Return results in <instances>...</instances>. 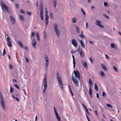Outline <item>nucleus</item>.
Here are the masks:
<instances>
[{"instance_id":"obj_60","label":"nucleus","mask_w":121,"mask_h":121,"mask_svg":"<svg viewBox=\"0 0 121 121\" xmlns=\"http://www.w3.org/2000/svg\"><path fill=\"white\" fill-rule=\"evenodd\" d=\"M26 61L27 62H28L29 60H28V58L27 57H26Z\"/></svg>"},{"instance_id":"obj_33","label":"nucleus","mask_w":121,"mask_h":121,"mask_svg":"<svg viewBox=\"0 0 121 121\" xmlns=\"http://www.w3.org/2000/svg\"><path fill=\"white\" fill-rule=\"evenodd\" d=\"M79 36L81 38H82V39H83L84 37H85V36L84 35H83V34L79 35Z\"/></svg>"},{"instance_id":"obj_52","label":"nucleus","mask_w":121,"mask_h":121,"mask_svg":"<svg viewBox=\"0 0 121 121\" xmlns=\"http://www.w3.org/2000/svg\"><path fill=\"white\" fill-rule=\"evenodd\" d=\"M104 4L105 6H106L108 5V3L107 2H104Z\"/></svg>"},{"instance_id":"obj_23","label":"nucleus","mask_w":121,"mask_h":121,"mask_svg":"<svg viewBox=\"0 0 121 121\" xmlns=\"http://www.w3.org/2000/svg\"><path fill=\"white\" fill-rule=\"evenodd\" d=\"M101 65H102V68L104 70L106 71H108L107 69L106 66L104 65L103 64H101Z\"/></svg>"},{"instance_id":"obj_38","label":"nucleus","mask_w":121,"mask_h":121,"mask_svg":"<svg viewBox=\"0 0 121 121\" xmlns=\"http://www.w3.org/2000/svg\"><path fill=\"white\" fill-rule=\"evenodd\" d=\"M106 106L108 107H111L112 108V107L110 104H106Z\"/></svg>"},{"instance_id":"obj_22","label":"nucleus","mask_w":121,"mask_h":121,"mask_svg":"<svg viewBox=\"0 0 121 121\" xmlns=\"http://www.w3.org/2000/svg\"><path fill=\"white\" fill-rule=\"evenodd\" d=\"M89 92L90 96L91 97L92 95V91L91 86H90L89 87Z\"/></svg>"},{"instance_id":"obj_41","label":"nucleus","mask_w":121,"mask_h":121,"mask_svg":"<svg viewBox=\"0 0 121 121\" xmlns=\"http://www.w3.org/2000/svg\"><path fill=\"white\" fill-rule=\"evenodd\" d=\"M13 89L11 87H10V92L11 93H13Z\"/></svg>"},{"instance_id":"obj_3","label":"nucleus","mask_w":121,"mask_h":121,"mask_svg":"<svg viewBox=\"0 0 121 121\" xmlns=\"http://www.w3.org/2000/svg\"><path fill=\"white\" fill-rule=\"evenodd\" d=\"M43 83L44 85V89L43 90V92L44 94L45 93L47 90V86L46 76H45L43 80Z\"/></svg>"},{"instance_id":"obj_34","label":"nucleus","mask_w":121,"mask_h":121,"mask_svg":"<svg viewBox=\"0 0 121 121\" xmlns=\"http://www.w3.org/2000/svg\"><path fill=\"white\" fill-rule=\"evenodd\" d=\"M36 37L38 41L39 40V37L38 33H37L36 35Z\"/></svg>"},{"instance_id":"obj_64","label":"nucleus","mask_w":121,"mask_h":121,"mask_svg":"<svg viewBox=\"0 0 121 121\" xmlns=\"http://www.w3.org/2000/svg\"><path fill=\"white\" fill-rule=\"evenodd\" d=\"M95 112L96 113V114L97 115H98V114L97 113V111L96 110H95Z\"/></svg>"},{"instance_id":"obj_4","label":"nucleus","mask_w":121,"mask_h":121,"mask_svg":"<svg viewBox=\"0 0 121 121\" xmlns=\"http://www.w3.org/2000/svg\"><path fill=\"white\" fill-rule=\"evenodd\" d=\"M53 27L56 35L58 37L60 35V31L58 28L57 24L56 23H54L53 24Z\"/></svg>"},{"instance_id":"obj_12","label":"nucleus","mask_w":121,"mask_h":121,"mask_svg":"<svg viewBox=\"0 0 121 121\" xmlns=\"http://www.w3.org/2000/svg\"><path fill=\"white\" fill-rule=\"evenodd\" d=\"M77 50L79 52L80 54L81 57L82 58L84 57V54L82 50L80 49L79 47V48Z\"/></svg>"},{"instance_id":"obj_16","label":"nucleus","mask_w":121,"mask_h":121,"mask_svg":"<svg viewBox=\"0 0 121 121\" xmlns=\"http://www.w3.org/2000/svg\"><path fill=\"white\" fill-rule=\"evenodd\" d=\"M82 63L84 67L86 68L87 69V64L86 61L84 60H82Z\"/></svg>"},{"instance_id":"obj_50","label":"nucleus","mask_w":121,"mask_h":121,"mask_svg":"<svg viewBox=\"0 0 121 121\" xmlns=\"http://www.w3.org/2000/svg\"><path fill=\"white\" fill-rule=\"evenodd\" d=\"M105 55L106 57V58H107V59H109V57L108 56H107V55H106V54H105Z\"/></svg>"},{"instance_id":"obj_48","label":"nucleus","mask_w":121,"mask_h":121,"mask_svg":"<svg viewBox=\"0 0 121 121\" xmlns=\"http://www.w3.org/2000/svg\"><path fill=\"white\" fill-rule=\"evenodd\" d=\"M48 11L47 9V8L45 9V14H48Z\"/></svg>"},{"instance_id":"obj_26","label":"nucleus","mask_w":121,"mask_h":121,"mask_svg":"<svg viewBox=\"0 0 121 121\" xmlns=\"http://www.w3.org/2000/svg\"><path fill=\"white\" fill-rule=\"evenodd\" d=\"M89 82L90 86H91L92 85V82L90 78L89 79Z\"/></svg>"},{"instance_id":"obj_32","label":"nucleus","mask_w":121,"mask_h":121,"mask_svg":"<svg viewBox=\"0 0 121 121\" xmlns=\"http://www.w3.org/2000/svg\"><path fill=\"white\" fill-rule=\"evenodd\" d=\"M49 16L48 14H45V20H48Z\"/></svg>"},{"instance_id":"obj_63","label":"nucleus","mask_w":121,"mask_h":121,"mask_svg":"<svg viewBox=\"0 0 121 121\" xmlns=\"http://www.w3.org/2000/svg\"><path fill=\"white\" fill-rule=\"evenodd\" d=\"M36 5L37 7L38 6V2L37 1V2L36 3Z\"/></svg>"},{"instance_id":"obj_28","label":"nucleus","mask_w":121,"mask_h":121,"mask_svg":"<svg viewBox=\"0 0 121 121\" xmlns=\"http://www.w3.org/2000/svg\"><path fill=\"white\" fill-rule=\"evenodd\" d=\"M76 31L77 33H80V30L79 28L77 26L76 27Z\"/></svg>"},{"instance_id":"obj_40","label":"nucleus","mask_w":121,"mask_h":121,"mask_svg":"<svg viewBox=\"0 0 121 121\" xmlns=\"http://www.w3.org/2000/svg\"><path fill=\"white\" fill-rule=\"evenodd\" d=\"M44 39H45L46 38V34L45 32L44 33Z\"/></svg>"},{"instance_id":"obj_36","label":"nucleus","mask_w":121,"mask_h":121,"mask_svg":"<svg viewBox=\"0 0 121 121\" xmlns=\"http://www.w3.org/2000/svg\"><path fill=\"white\" fill-rule=\"evenodd\" d=\"M94 87L95 90L96 91L97 90V89H98V87H97V85L96 84H94Z\"/></svg>"},{"instance_id":"obj_31","label":"nucleus","mask_w":121,"mask_h":121,"mask_svg":"<svg viewBox=\"0 0 121 121\" xmlns=\"http://www.w3.org/2000/svg\"><path fill=\"white\" fill-rule=\"evenodd\" d=\"M14 86L15 87L17 88L18 89H20L19 87L17 85L15 84H14Z\"/></svg>"},{"instance_id":"obj_7","label":"nucleus","mask_w":121,"mask_h":121,"mask_svg":"<svg viewBox=\"0 0 121 121\" xmlns=\"http://www.w3.org/2000/svg\"><path fill=\"white\" fill-rule=\"evenodd\" d=\"M0 99L1 100V105L2 107L3 108L4 110H5V104L4 101V99L2 95L0 96Z\"/></svg>"},{"instance_id":"obj_49","label":"nucleus","mask_w":121,"mask_h":121,"mask_svg":"<svg viewBox=\"0 0 121 121\" xmlns=\"http://www.w3.org/2000/svg\"><path fill=\"white\" fill-rule=\"evenodd\" d=\"M19 5L18 4H16V8L17 9H18L19 8Z\"/></svg>"},{"instance_id":"obj_55","label":"nucleus","mask_w":121,"mask_h":121,"mask_svg":"<svg viewBox=\"0 0 121 121\" xmlns=\"http://www.w3.org/2000/svg\"><path fill=\"white\" fill-rule=\"evenodd\" d=\"M70 93L71 94V95H73V93L72 92V91H71V89H70Z\"/></svg>"},{"instance_id":"obj_53","label":"nucleus","mask_w":121,"mask_h":121,"mask_svg":"<svg viewBox=\"0 0 121 121\" xmlns=\"http://www.w3.org/2000/svg\"><path fill=\"white\" fill-rule=\"evenodd\" d=\"M26 13L27 14H28V15H31V12H27Z\"/></svg>"},{"instance_id":"obj_61","label":"nucleus","mask_w":121,"mask_h":121,"mask_svg":"<svg viewBox=\"0 0 121 121\" xmlns=\"http://www.w3.org/2000/svg\"><path fill=\"white\" fill-rule=\"evenodd\" d=\"M89 42L91 44H93V42L92 41H89Z\"/></svg>"},{"instance_id":"obj_10","label":"nucleus","mask_w":121,"mask_h":121,"mask_svg":"<svg viewBox=\"0 0 121 121\" xmlns=\"http://www.w3.org/2000/svg\"><path fill=\"white\" fill-rule=\"evenodd\" d=\"M45 60L46 65L45 67L46 69H47V67L48 65L49 61L48 60V56L46 55H45Z\"/></svg>"},{"instance_id":"obj_30","label":"nucleus","mask_w":121,"mask_h":121,"mask_svg":"<svg viewBox=\"0 0 121 121\" xmlns=\"http://www.w3.org/2000/svg\"><path fill=\"white\" fill-rule=\"evenodd\" d=\"M53 4L54 7H56V0H54L53 2Z\"/></svg>"},{"instance_id":"obj_62","label":"nucleus","mask_w":121,"mask_h":121,"mask_svg":"<svg viewBox=\"0 0 121 121\" xmlns=\"http://www.w3.org/2000/svg\"><path fill=\"white\" fill-rule=\"evenodd\" d=\"M13 81L14 82H17V81L15 79H13Z\"/></svg>"},{"instance_id":"obj_57","label":"nucleus","mask_w":121,"mask_h":121,"mask_svg":"<svg viewBox=\"0 0 121 121\" xmlns=\"http://www.w3.org/2000/svg\"><path fill=\"white\" fill-rule=\"evenodd\" d=\"M86 117H87V118L88 121H90V120H89V119L88 118V117L87 115L86 114Z\"/></svg>"},{"instance_id":"obj_42","label":"nucleus","mask_w":121,"mask_h":121,"mask_svg":"<svg viewBox=\"0 0 121 121\" xmlns=\"http://www.w3.org/2000/svg\"><path fill=\"white\" fill-rule=\"evenodd\" d=\"M103 15H104V16L105 17H106V18H107V19H109V17L108 16H107V15L106 14H103Z\"/></svg>"},{"instance_id":"obj_58","label":"nucleus","mask_w":121,"mask_h":121,"mask_svg":"<svg viewBox=\"0 0 121 121\" xmlns=\"http://www.w3.org/2000/svg\"><path fill=\"white\" fill-rule=\"evenodd\" d=\"M96 97L98 98H99V94L98 93H96Z\"/></svg>"},{"instance_id":"obj_29","label":"nucleus","mask_w":121,"mask_h":121,"mask_svg":"<svg viewBox=\"0 0 121 121\" xmlns=\"http://www.w3.org/2000/svg\"><path fill=\"white\" fill-rule=\"evenodd\" d=\"M76 18L74 17L72 18V22L73 23L76 22Z\"/></svg>"},{"instance_id":"obj_45","label":"nucleus","mask_w":121,"mask_h":121,"mask_svg":"<svg viewBox=\"0 0 121 121\" xmlns=\"http://www.w3.org/2000/svg\"><path fill=\"white\" fill-rule=\"evenodd\" d=\"M50 18L51 19H53V16L52 14V13H51L50 14Z\"/></svg>"},{"instance_id":"obj_27","label":"nucleus","mask_w":121,"mask_h":121,"mask_svg":"<svg viewBox=\"0 0 121 121\" xmlns=\"http://www.w3.org/2000/svg\"><path fill=\"white\" fill-rule=\"evenodd\" d=\"M81 9L84 15V16H85V13L84 11L82 8H81Z\"/></svg>"},{"instance_id":"obj_6","label":"nucleus","mask_w":121,"mask_h":121,"mask_svg":"<svg viewBox=\"0 0 121 121\" xmlns=\"http://www.w3.org/2000/svg\"><path fill=\"white\" fill-rule=\"evenodd\" d=\"M54 112L56 115V118L58 121H61L60 117L59 116L58 113H57L56 109L55 107H54Z\"/></svg>"},{"instance_id":"obj_17","label":"nucleus","mask_w":121,"mask_h":121,"mask_svg":"<svg viewBox=\"0 0 121 121\" xmlns=\"http://www.w3.org/2000/svg\"><path fill=\"white\" fill-rule=\"evenodd\" d=\"M36 43L35 40L34 39H33L32 40V45L33 47L34 48H35Z\"/></svg>"},{"instance_id":"obj_21","label":"nucleus","mask_w":121,"mask_h":121,"mask_svg":"<svg viewBox=\"0 0 121 121\" xmlns=\"http://www.w3.org/2000/svg\"><path fill=\"white\" fill-rule=\"evenodd\" d=\"M111 46L112 48L116 49V45L114 43H111Z\"/></svg>"},{"instance_id":"obj_54","label":"nucleus","mask_w":121,"mask_h":121,"mask_svg":"<svg viewBox=\"0 0 121 121\" xmlns=\"http://www.w3.org/2000/svg\"><path fill=\"white\" fill-rule=\"evenodd\" d=\"M40 17H41V19L42 20H43V15L40 16Z\"/></svg>"},{"instance_id":"obj_1","label":"nucleus","mask_w":121,"mask_h":121,"mask_svg":"<svg viewBox=\"0 0 121 121\" xmlns=\"http://www.w3.org/2000/svg\"><path fill=\"white\" fill-rule=\"evenodd\" d=\"M56 76L58 80V84L59 86L61 87L62 90H63V84L61 80L60 77L59 75V73L57 72L56 73Z\"/></svg>"},{"instance_id":"obj_8","label":"nucleus","mask_w":121,"mask_h":121,"mask_svg":"<svg viewBox=\"0 0 121 121\" xmlns=\"http://www.w3.org/2000/svg\"><path fill=\"white\" fill-rule=\"evenodd\" d=\"M6 40L7 41V44L9 47H11L12 46V42L11 41V39L9 37H8L6 39Z\"/></svg>"},{"instance_id":"obj_14","label":"nucleus","mask_w":121,"mask_h":121,"mask_svg":"<svg viewBox=\"0 0 121 121\" xmlns=\"http://www.w3.org/2000/svg\"><path fill=\"white\" fill-rule=\"evenodd\" d=\"M96 22L95 23V24L99 26L102 28H103L104 27V26L103 25L100 24L101 23V22L100 21L96 20Z\"/></svg>"},{"instance_id":"obj_25","label":"nucleus","mask_w":121,"mask_h":121,"mask_svg":"<svg viewBox=\"0 0 121 121\" xmlns=\"http://www.w3.org/2000/svg\"><path fill=\"white\" fill-rule=\"evenodd\" d=\"M100 73L101 76L102 77H104L105 76V74L102 71H100Z\"/></svg>"},{"instance_id":"obj_13","label":"nucleus","mask_w":121,"mask_h":121,"mask_svg":"<svg viewBox=\"0 0 121 121\" xmlns=\"http://www.w3.org/2000/svg\"><path fill=\"white\" fill-rule=\"evenodd\" d=\"M72 43L73 45L75 47H76L78 46V44L76 41L75 40L73 39L71 40Z\"/></svg>"},{"instance_id":"obj_44","label":"nucleus","mask_w":121,"mask_h":121,"mask_svg":"<svg viewBox=\"0 0 121 121\" xmlns=\"http://www.w3.org/2000/svg\"><path fill=\"white\" fill-rule=\"evenodd\" d=\"M9 67L10 69H12L13 68V66L11 64L9 65Z\"/></svg>"},{"instance_id":"obj_43","label":"nucleus","mask_w":121,"mask_h":121,"mask_svg":"<svg viewBox=\"0 0 121 121\" xmlns=\"http://www.w3.org/2000/svg\"><path fill=\"white\" fill-rule=\"evenodd\" d=\"M88 24L87 22L86 23V29H88L89 28V26H88Z\"/></svg>"},{"instance_id":"obj_56","label":"nucleus","mask_w":121,"mask_h":121,"mask_svg":"<svg viewBox=\"0 0 121 121\" xmlns=\"http://www.w3.org/2000/svg\"><path fill=\"white\" fill-rule=\"evenodd\" d=\"M35 34V33L34 32H32V37H33L34 35Z\"/></svg>"},{"instance_id":"obj_51","label":"nucleus","mask_w":121,"mask_h":121,"mask_svg":"<svg viewBox=\"0 0 121 121\" xmlns=\"http://www.w3.org/2000/svg\"><path fill=\"white\" fill-rule=\"evenodd\" d=\"M103 95V96H104L106 95L105 93L104 92H102Z\"/></svg>"},{"instance_id":"obj_9","label":"nucleus","mask_w":121,"mask_h":121,"mask_svg":"<svg viewBox=\"0 0 121 121\" xmlns=\"http://www.w3.org/2000/svg\"><path fill=\"white\" fill-rule=\"evenodd\" d=\"M74 73L76 77L78 78L79 79H80V76L78 71V70H76V71L74 70Z\"/></svg>"},{"instance_id":"obj_59","label":"nucleus","mask_w":121,"mask_h":121,"mask_svg":"<svg viewBox=\"0 0 121 121\" xmlns=\"http://www.w3.org/2000/svg\"><path fill=\"white\" fill-rule=\"evenodd\" d=\"M16 99L17 101H19V99L17 98V97H16L15 98Z\"/></svg>"},{"instance_id":"obj_35","label":"nucleus","mask_w":121,"mask_h":121,"mask_svg":"<svg viewBox=\"0 0 121 121\" xmlns=\"http://www.w3.org/2000/svg\"><path fill=\"white\" fill-rule=\"evenodd\" d=\"M113 69L114 70H115L116 71H117L118 69L115 66H113Z\"/></svg>"},{"instance_id":"obj_20","label":"nucleus","mask_w":121,"mask_h":121,"mask_svg":"<svg viewBox=\"0 0 121 121\" xmlns=\"http://www.w3.org/2000/svg\"><path fill=\"white\" fill-rule=\"evenodd\" d=\"M72 57L73 58V66L74 68H75V60L74 59V57L73 55H72Z\"/></svg>"},{"instance_id":"obj_2","label":"nucleus","mask_w":121,"mask_h":121,"mask_svg":"<svg viewBox=\"0 0 121 121\" xmlns=\"http://www.w3.org/2000/svg\"><path fill=\"white\" fill-rule=\"evenodd\" d=\"M0 4L2 6V10L4 12L6 11L8 12H9V11H8V7L3 2V0H2L0 2Z\"/></svg>"},{"instance_id":"obj_5","label":"nucleus","mask_w":121,"mask_h":121,"mask_svg":"<svg viewBox=\"0 0 121 121\" xmlns=\"http://www.w3.org/2000/svg\"><path fill=\"white\" fill-rule=\"evenodd\" d=\"M40 15H43V4L42 0H41L40 2Z\"/></svg>"},{"instance_id":"obj_11","label":"nucleus","mask_w":121,"mask_h":121,"mask_svg":"<svg viewBox=\"0 0 121 121\" xmlns=\"http://www.w3.org/2000/svg\"><path fill=\"white\" fill-rule=\"evenodd\" d=\"M72 79L74 82V83L76 85V86H78V82L77 80V79L75 78L73 76L72 77Z\"/></svg>"},{"instance_id":"obj_24","label":"nucleus","mask_w":121,"mask_h":121,"mask_svg":"<svg viewBox=\"0 0 121 121\" xmlns=\"http://www.w3.org/2000/svg\"><path fill=\"white\" fill-rule=\"evenodd\" d=\"M19 18L22 21H23L24 20V18L21 15H19Z\"/></svg>"},{"instance_id":"obj_47","label":"nucleus","mask_w":121,"mask_h":121,"mask_svg":"<svg viewBox=\"0 0 121 121\" xmlns=\"http://www.w3.org/2000/svg\"><path fill=\"white\" fill-rule=\"evenodd\" d=\"M89 59L91 61V63H92L93 62V60L91 57H90V58Z\"/></svg>"},{"instance_id":"obj_19","label":"nucleus","mask_w":121,"mask_h":121,"mask_svg":"<svg viewBox=\"0 0 121 121\" xmlns=\"http://www.w3.org/2000/svg\"><path fill=\"white\" fill-rule=\"evenodd\" d=\"M17 42L19 45L21 46V48H23V45L22 44L20 40H18L17 41Z\"/></svg>"},{"instance_id":"obj_18","label":"nucleus","mask_w":121,"mask_h":121,"mask_svg":"<svg viewBox=\"0 0 121 121\" xmlns=\"http://www.w3.org/2000/svg\"><path fill=\"white\" fill-rule=\"evenodd\" d=\"M79 40L80 43L82 46L84 48H85V47L84 46V44L82 40L79 39Z\"/></svg>"},{"instance_id":"obj_37","label":"nucleus","mask_w":121,"mask_h":121,"mask_svg":"<svg viewBox=\"0 0 121 121\" xmlns=\"http://www.w3.org/2000/svg\"><path fill=\"white\" fill-rule=\"evenodd\" d=\"M6 54V52L5 51V50L4 49L3 53L2 55L3 56H4V55H5Z\"/></svg>"},{"instance_id":"obj_15","label":"nucleus","mask_w":121,"mask_h":121,"mask_svg":"<svg viewBox=\"0 0 121 121\" xmlns=\"http://www.w3.org/2000/svg\"><path fill=\"white\" fill-rule=\"evenodd\" d=\"M10 17L12 24H15V19L12 16H10Z\"/></svg>"},{"instance_id":"obj_39","label":"nucleus","mask_w":121,"mask_h":121,"mask_svg":"<svg viewBox=\"0 0 121 121\" xmlns=\"http://www.w3.org/2000/svg\"><path fill=\"white\" fill-rule=\"evenodd\" d=\"M20 12L22 14H24V11L22 10H19Z\"/></svg>"},{"instance_id":"obj_46","label":"nucleus","mask_w":121,"mask_h":121,"mask_svg":"<svg viewBox=\"0 0 121 121\" xmlns=\"http://www.w3.org/2000/svg\"><path fill=\"white\" fill-rule=\"evenodd\" d=\"M46 22V25H47L48 24V20H45Z\"/></svg>"}]
</instances>
